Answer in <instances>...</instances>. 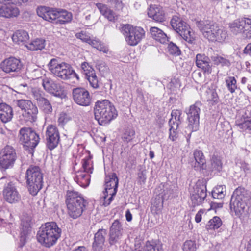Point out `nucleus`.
Instances as JSON below:
<instances>
[{"instance_id": "obj_62", "label": "nucleus", "mask_w": 251, "mask_h": 251, "mask_svg": "<svg viewBox=\"0 0 251 251\" xmlns=\"http://www.w3.org/2000/svg\"><path fill=\"white\" fill-rule=\"evenodd\" d=\"M208 99L210 101H212L214 103H217L219 100L218 95L216 92L214 90L210 91Z\"/></svg>"}, {"instance_id": "obj_38", "label": "nucleus", "mask_w": 251, "mask_h": 251, "mask_svg": "<svg viewBox=\"0 0 251 251\" xmlns=\"http://www.w3.org/2000/svg\"><path fill=\"white\" fill-rule=\"evenodd\" d=\"M163 200L160 197H155L151 202V212L155 214H159L163 208Z\"/></svg>"}, {"instance_id": "obj_60", "label": "nucleus", "mask_w": 251, "mask_h": 251, "mask_svg": "<svg viewBox=\"0 0 251 251\" xmlns=\"http://www.w3.org/2000/svg\"><path fill=\"white\" fill-rule=\"evenodd\" d=\"M239 164L241 171L243 172L245 176L250 173L251 169L248 163L243 161L241 162Z\"/></svg>"}, {"instance_id": "obj_58", "label": "nucleus", "mask_w": 251, "mask_h": 251, "mask_svg": "<svg viewBox=\"0 0 251 251\" xmlns=\"http://www.w3.org/2000/svg\"><path fill=\"white\" fill-rule=\"evenodd\" d=\"M28 0H0V4H26Z\"/></svg>"}, {"instance_id": "obj_36", "label": "nucleus", "mask_w": 251, "mask_h": 251, "mask_svg": "<svg viewBox=\"0 0 251 251\" xmlns=\"http://www.w3.org/2000/svg\"><path fill=\"white\" fill-rule=\"evenodd\" d=\"M38 113V108L37 106L35 105L30 108L28 110L24 111V112L23 113L22 115L25 121L26 122L33 123L36 121Z\"/></svg>"}, {"instance_id": "obj_42", "label": "nucleus", "mask_w": 251, "mask_h": 251, "mask_svg": "<svg viewBox=\"0 0 251 251\" xmlns=\"http://www.w3.org/2000/svg\"><path fill=\"white\" fill-rule=\"evenodd\" d=\"M170 126L169 129V138L173 141H175L178 138V133L177 129L178 126V124H175L174 120L170 119L169 121Z\"/></svg>"}, {"instance_id": "obj_64", "label": "nucleus", "mask_w": 251, "mask_h": 251, "mask_svg": "<svg viewBox=\"0 0 251 251\" xmlns=\"http://www.w3.org/2000/svg\"><path fill=\"white\" fill-rule=\"evenodd\" d=\"M113 4H114L115 8L117 10H122L123 7V5L121 0H114Z\"/></svg>"}, {"instance_id": "obj_23", "label": "nucleus", "mask_w": 251, "mask_h": 251, "mask_svg": "<svg viewBox=\"0 0 251 251\" xmlns=\"http://www.w3.org/2000/svg\"><path fill=\"white\" fill-rule=\"evenodd\" d=\"M54 75L64 80L69 79L72 76L76 77L77 80L79 79L78 75L75 73L72 67L65 62L62 63V65L59 67V68L55 72Z\"/></svg>"}, {"instance_id": "obj_61", "label": "nucleus", "mask_w": 251, "mask_h": 251, "mask_svg": "<svg viewBox=\"0 0 251 251\" xmlns=\"http://www.w3.org/2000/svg\"><path fill=\"white\" fill-rule=\"evenodd\" d=\"M75 36L77 38L88 43L90 39V37L82 31L80 33H77L75 34Z\"/></svg>"}, {"instance_id": "obj_57", "label": "nucleus", "mask_w": 251, "mask_h": 251, "mask_svg": "<svg viewBox=\"0 0 251 251\" xmlns=\"http://www.w3.org/2000/svg\"><path fill=\"white\" fill-rule=\"evenodd\" d=\"M196 249L197 247L195 241L188 240L185 241L183 244V251H196Z\"/></svg>"}, {"instance_id": "obj_16", "label": "nucleus", "mask_w": 251, "mask_h": 251, "mask_svg": "<svg viewBox=\"0 0 251 251\" xmlns=\"http://www.w3.org/2000/svg\"><path fill=\"white\" fill-rule=\"evenodd\" d=\"M196 25L204 37L211 41L215 31H217L218 25L214 22L210 20L196 21Z\"/></svg>"}, {"instance_id": "obj_30", "label": "nucleus", "mask_w": 251, "mask_h": 251, "mask_svg": "<svg viewBox=\"0 0 251 251\" xmlns=\"http://www.w3.org/2000/svg\"><path fill=\"white\" fill-rule=\"evenodd\" d=\"M209 58L205 55L198 54L196 57V64L198 67L201 68L204 72L210 73L211 68L209 65Z\"/></svg>"}, {"instance_id": "obj_22", "label": "nucleus", "mask_w": 251, "mask_h": 251, "mask_svg": "<svg viewBox=\"0 0 251 251\" xmlns=\"http://www.w3.org/2000/svg\"><path fill=\"white\" fill-rule=\"evenodd\" d=\"M32 218L30 216L24 215L21 219V232L20 246H23L26 242L27 235L30 233L31 231Z\"/></svg>"}, {"instance_id": "obj_6", "label": "nucleus", "mask_w": 251, "mask_h": 251, "mask_svg": "<svg viewBox=\"0 0 251 251\" xmlns=\"http://www.w3.org/2000/svg\"><path fill=\"white\" fill-rule=\"evenodd\" d=\"M248 196L245 188L239 187L234 191L230 202V209L235 215L240 217L247 208V201Z\"/></svg>"}, {"instance_id": "obj_26", "label": "nucleus", "mask_w": 251, "mask_h": 251, "mask_svg": "<svg viewBox=\"0 0 251 251\" xmlns=\"http://www.w3.org/2000/svg\"><path fill=\"white\" fill-rule=\"evenodd\" d=\"M106 234V230L103 228L99 229L95 233L92 246L94 251H100L102 249Z\"/></svg>"}, {"instance_id": "obj_12", "label": "nucleus", "mask_w": 251, "mask_h": 251, "mask_svg": "<svg viewBox=\"0 0 251 251\" xmlns=\"http://www.w3.org/2000/svg\"><path fill=\"white\" fill-rule=\"evenodd\" d=\"M4 186L3 194L5 200L10 203H14L18 202L21 198L20 195L18 192L15 185L12 182H8L6 177H2L0 179V186L3 185Z\"/></svg>"}, {"instance_id": "obj_14", "label": "nucleus", "mask_w": 251, "mask_h": 251, "mask_svg": "<svg viewBox=\"0 0 251 251\" xmlns=\"http://www.w3.org/2000/svg\"><path fill=\"white\" fill-rule=\"evenodd\" d=\"M0 67L4 72L17 76L21 73L23 64L20 59L10 57L2 61Z\"/></svg>"}, {"instance_id": "obj_28", "label": "nucleus", "mask_w": 251, "mask_h": 251, "mask_svg": "<svg viewBox=\"0 0 251 251\" xmlns=\"http://www.w3.org/2000/svg\"><path fill=\"white\" fill-rule=\"evenodd\" d=\"M193 155L195 160V162L194 165V169L199 171L206 170V159L202 151L196 150L193 152Z\"/></svg>"}, {"instance_id": "obj_40", "label": "nucleus", "mask_w": 251, "mask_h": 251, "mask_svg": "<svg viewBox=\"0 0 251 251\" xmlns=\"http://www.w3.org/2000/svg\"><path fill=\"white\" fill-rule=\"evenodd\" d=\"M211 60L216 65H221L222 67H229L230 61L225 55H216L211 56Z\"/></svg>"}, {"instance_id": "obj_25", "label": "nucleus", "mask_w": 251, "mask_h": 251, "mask_svg": "<svg viewBox=\"0 0 251 251\" xmlns=\"http://www.w3.org/2000/svg\"><path fill=\"white\" fill-rule=\"evenodd\" d=\"M118 178L115 173L106 176L105 178V191H113V195H116L118 187Z\"/></svg>"}, {"instance_id": "obj_1", "label": "nucleus", "mask_w": 251, "mask_h": 251, "mask_svg": "<svg viewBox=\"0 0 251 251\" xmlns=\"http://www.w3.org/2000/svg\"><path fill=\"white\" fill-rule=\"evenodd\" d=\"M61 232V229L58 227L56 223L47 222L40 227L37 234V239L43 246L50 248L60 237Z\"/></svg>"}, {"instance_id": "obj_54", "label": "nucleus", "mask_w": 251, "mask_h": 251, "mask_svg": "<svg viewBox=\"0 0 251 251\" xmlns=\"http://www.w3.org/2000/svg\"><path fill=\"white\" fill-rule=\"evenodd\" d=\"M87 79L90 83V86L93 88L97 89L99 87V81L95 72L93 73L92 75L86 76Z\"/></svg>"}, {"instance_id": "obj_9", "label": "nucleus", "mask_w": 251, "mask_h": 251, "mask_svg": "<svg viewBox=\"0 0 251 251\" xmlns=\"http://www.w3.org/2000/svg\"><path fill=\"white\" fill-rule=\"evenodd\" d=\"M172 28L185 41L190 44H192L195 40L194 32L191 31L189 25L177 16H174L171 20Z\"/></svg>"}, {"instance_id": "obj_34", "label": "nucleus", "mask_w": 251, "mask_h": 251, "mask_svg": "<svg viewBox=\"0 0 251 251\" xmlns=\"http://www.w3.org/2000/svg\"><path fill=\"white\" fill-rule=\"evenodd\" d=\"M245 116L246 120L243 122L236 121V125L240 129L251 130V110L247 109L245 112Z\"/></svg>"}, {"instance_id": "obj_15", "label": "nucleus", "mask_w": 251, "mask_h": 251, "mask_svg": "<svg viewBox=\"0 0 251 251\" xmlns=\"http://www.w3.org/2000/svg\"><path fill=\"white\" fill-rule=\"evenodd\" d=\"M201 104L200 102L190 106L189 111L187 113L188 121V128L192 131H197L199 126L200 107Z\"/></svg>"}, {"instance_id": "obj_31", "label": "nucleus", "mask_w": 251, "mask_h": 251, "mask_svg": "<svg viewBox=\"0 0 251 251\" xmlns=\"http://www.w3.org/2000/svg\"><path fill=\"white\" fill-rule=\"evenodd\" d=\"M96 6L100 13L109 21L114 22L118 19V15L113 11L109 9L106 5L98 3L96 4Z\"/></svg>"}, {"instance_id": "obj_2", "label": "nucleus", "mask_w": 251, "mask_h": 251, "mask_svg": "<svg viewBox=\"0 0 251 251\" xmlns=\"http://www.w3.org/2000/svg\"><path fill=\"white\" fill-rule=\"evenodd\" d=\"M94 112L95 118L100 125L108 124L118 115L114 105L107 100L97 101L95 104Z\"/></svg>"}, {"instance_id": "obj_3", "label": "nucleus", "mask_w": 251, "mask_h": 251, "mask_svg": "<svg viewBox=\"0 0 251 251\" xmlns=\"http://www.w3.org/2000/svg\"><path fill=\"white\" fill-rule=\"evenodd\" d=\"M65 202L68 214L73 219H76L82 215L87 203L81 194L70 190L67 191Z\"/></svg>"}, {"instance_id": "obj_43", "label": "nucleus", "mask_w": 251, "mask_h": 251, "mask_svg": "<svg viewBox=\"0 0 251 251\" xmlns=\"http://www.w3.org/2000/svg\"><path fill=\"white\" fill-rule=\"evenodd\" d=\"M222 221L221 219L215 216L213 219L210 220L206 226L207 230H215L219 228L222 225Z\"/></svg>"}, {"instance_id": "obj_8", "label": "nucleus", "mask_w": 251, "mask_h": 251, "mask_svg": "<svg viewBox=\"0 0 251 251\" xmlns=\"http://www.w3.org/2000/svg\"><path fill=\"white\" fill-rule=\"evenodd\" d=\"M121 30L126 43L132 46L137 45L145 35V31L142 27H134L129 24L123 25Z\"/></svg>"}, {"instance_id": "obj_55", "label": "nucleus", "mask_w": 251, "mask_h": 251, "mask_svg": "<svg viewBox=\"0 0 251 251\" xmlns=\"http://www.w3.org/2000/svg\"><path fill=\"white\" fill-rule=\"evenodd\" d=\"M168 50L170 54L178 56L181 53L180 50L175 44L170 42L168 46Z\"/></svg>"}, {"instance_id": "obj_13", "label": "nucleus", "mask_w": 251, "mask_h": 251, "mask_svg": "<svg viewBox=\"0 0 251 251\" xmlns=\"http://www.w3.org/2000/svg\"><path fill=\"white\" fill-rule=\"evenodd\" d=\"M230 31L235 35L243 33L246 38H251V19L244 18L235 20L229 25Z\"/></svg>"}, {"instance_id": "obj_37", "label": "nucleus", "mask_w": 251, "mask_h": 251, "mask_svg": "<svg viewBox=\"0 0 251 251\" xmlns=\"http://www.w3.org/2000/svg\"><path fill=\"white\" fill-rule=\"evenodd\" d=\"M25 46L30 50H41L45 48V40L42 38H37L29 44L25 45Z\"/></svg>"}, {"instance_id": "obj_18", "label": "nucleus", "mask_w": 251, "mask_h": 251, "mask_svg": "<svg viewBox=\"0 0 251 251\" xmlns=\"http://www.w3.org/2000/svg\"><path fill=\"white\" fill-rule=\"evenodd\" d=\"M42 86L46 92L54 96L60 98L65 96L63 87L50 78L45 77L43 78L42 79Z\"/></svg>"}, {"instance_id": "obj_32", "label": "nucleus", "mask_w": 251, "mask_h": 251, "mask_svg": "<svg viewBox=\"0 0 251 251\" xmlns=\"http://www.w3.org/2000/svg\"><path fill=\"white\" fill-rule=\"evenodd\" d=\"M151 37L156 41L162 44L166 43L168 41L167 35L161 29L156 27H151L150 29Z\"/></svg>"}, {"instance_id": "obj_50", "label": "nucleus", "mask_w": 251, "mask_h": 251, "mask_svg": "<svg viewBox=\"0 0 251 251\" xmlns=\"http://www.w3.org/2000/svg\"><path fill=\"white\" fill-rule=\"evenodd\" d=\"M182 111L179 110L175 109L173 110L171 112L172 118L174 120L175 124H178V126L182 122V118L181 117Z\"/></svg>"}, {"instance_id": "obj_35", "label": "nucleus", "mask_w": 251, "mask_h": 251, "mask_svg": "<svg viewBox=\"0 0 251 251\" xmlns=\"http://www.w3.org/2000/svg\"><path fill=\"white\" fill-rule=\"evenodd\" d=\"M29 39V36L27 32L24 30H18L16 31L13 35L12 40L13 42L20 44V43L25 44Z\"/></svg>"}, {"instance_id": "obj_44", "label": "nucleus", "mask_w": 251, "mask_h": 251, "mask_svg": "<svg viewBox=\"0 0 251 251\" xmlns=\"http://www.w3.org/2000/svg\"><path fill=\"white\" fill-rule=\"evenodd\" d=\"M144 251H163L162 245L160 243H157L154 241H148L146 243L144 247Z\"/></svg>"}, {"instance_id": "obj_52", "label": "nucleus", "mask_w": 251, "mask_h": 251, "mask_svg": "<svg viewBox=\"0 0 251 251\" xmlns=\"http://www.w3.org/2000/svg\"><path fill=\"white\" fill-rule=\"evenodd\" d=\"M81 68L83 73L87 76L89 75H92L95 71L92 67L86 62H84L81 64Z\"/></svg>"}, {"instance_id": "obj_29", "label": "nucleus", "mask_w": 251, "mask_h": 251, "mask_svg": "<svg viewBox=\"0 0 251 251\" xmlns=\"http://www.w3.org/2000/svg\"><path fill=\"white\" fill-rule=\"evenodd\" d=\"M13 116V111L12 107L4 102L0 103V119L1 121L6 123L10 121Z\"/></svg>"}, {"instance_id": "obj_45", "label": "nucleus", "mask_w": 251, "mask_h": 251, "mask_svg": "<svg viewBox=\"0 0 251 251\" xmlns=\"http://www.w3.org/2000/svg\"><path fill=\"white\" fill-rule=\"evenodd\" d=\"M16 105L22 110L25 111L35 105L33 104L30 100L21 99L16 101Z\"/></svg>"}, {"instance_id": "obj_27", "label": "nucleus", "mask_w": 251, "mask_h": 251, "mask_svg": "<svg viewBox=\"0 0 251 251\" xmlns=\"http://www.w3.org/2000/svg\"><path fill=\"white\" fill-rule=\"evenodd\" d=\"M148 15L157 22L165 21V13L162 8L156 5H151L148 8Z\"/></svg>"}, {"instance_id": "obj_19", "label": "nucleus", "mask_w": 251, "mask_h": 251, "mask_svg": "<svg viewBox=\"0 0 251 251\" xmlns=\"http://www.w3.org/2000/svg\"><path fill=\"white\" fill-rule=\"evenodd\" d=\"M60 140L59 132L58 128L53 125L48 126L46 131V145L50 150L55 148Z\"/></svg>"}, {"instance_id": "obj_59", "label": "nucleus", "mask_w": 251, "mask_h": 251, "mask_svg": "<svg viewBox=\"0 0 251 251\" xmlns=\"http://www.w3.org/2000/svg\"><path fill=\"white\" fill-rule=\"evenodd\" d=\"M96 67L97 69L100 71V72L103 73L107 72L108 70V68L105 62L102 60L97 61Z\"/></svg>"}, {"instance_id": "obj_48", "label": "nucleus", "mask_w": 251, "mask_h": 251, "mask_svg": "<svg viewBox=\"0 0 251 251\" xmlns=\"http://www.w3.org/2000/svg\"><path fill=\"white\" fill-rule=\"evenodd\" d=\"M228 90L231 93L235 92L237 88V81L233 76H229L225 80Z\"/></svg>"}, {"instance_id": "obj_63", "label": "nucleus", "mask_w": 251, "mask_h": 251, "mask_svg": "<svg viewBox=\"0 0 251 251\" xmlns=\"http://www.w3.org/2000/svg\"><path fill=\"white\" fill-rule=\"evenodd\" d=\"M103 192L105 193V194H107V197L108 196V195H110V196L109 198H108V201L103 202L102 204L103 205H104V206H107L110 204V203L111 202L113 199V197L116 195H113V191H104Z\"/></svg>"}, {"instance_id": "obj_10", "label": "nucleus", "mask_w": 251, "mask_h": 251, "mask_svg": "<svg viewBox=\"0 0 251 251\" xmlns=\"http://www.w3.org/2000/svg\"><path fill=\"white\" fill-rule=\"evenodd\" d=\"M17 158L15 150L12 146L7 145L0 152V167L1 170L12 168Z\"/></svg>"}, {"instance_id": "obj_56", "label": "nucleus", "mask_w": 251, "mask_h": 251, "mask_svg": "<svg viewBox=\"0 0 251 251\" xmlns=\"http://www.w3.org/2000/svg\"><path fill=\"white\" fill-rule=\"evenodd\" d=\"M71 120V117L66 113L62 112L59 115L58 119V123L59 126H63L69 121Z\"/></svg>"}, {"instance_id": "obj_49", "label": "nucleus", "mask_w": 251, "mask_h": 251, "mask_svg": "<svg viewBox=\"0 0 251 251\" xmlns=\"http://www.w3.org/2000/svg\"><path fill=\"white\" fill-rule=\"evenodd\" d=\"M82 168L84 170L83 172L92 174L93 172V166L90 157L85 158L82 160Z\"/></svg>"}, {"instance_id": "obj_20", "label": "nucleus", "mask_w": 251, "mask_h": 251, "mask_svg": "<svg viewBox=\"0 0 251 251\" xmlns=\"http://www.w3.org/2000/svg\"><path fill=\"white\" fill-rule=\"evenodd\" d=\"M123 230L122 223L118 220H115L109 228L108 243L110 246L120 243Z\"/></svg>"}, {"instance_id": "obj_51", "label": "nucleus", "mask_w": 251, "mask_h": 251, "mask_svg": "<svg viewBox=\"0 0 251 251\" xmlns=\"http://www.w3.org/2000/svg\"><path fill=\"white\" fill-rule=\"evenodd\" d=\"M135 131L132 128H127L122 135L124 141L129 142L132 140L135 135Z\"/></svg>"}, {"instance_id": "obj_53", "label": "nucleus", "mask_w": 251, "mask_h": 251, "mask_svg": "<svg viewBox=\"0 0 251 251\" xmlns=\"http://www.w3.org/2000/svg\"><path fill=\"white\" fill-rule=\"evenodd\" d=\"M62 63H59L57 59L53 58L51 59L49 63L48 64V67L49 70L51 71L52 74H54L55 72L61 67Z\"/></svg>"}, {"instance_id": "obj_41", "label": "nucleus", "mask_w": 251, "mask_h": 251, "mask_svg": "<svg viewBox=\"0 0 251 251\" xmlns=\"http://www.w3.org/2000/svg\"><path fill=\"white\" fill-rule=\"evenodd\" d=\"M210 170L211 171L220 172L222 169V163L220 157L213 154L210 159Z\"/></svg>"}, {"instance_id": "obj_24", "label": "nucleus", "mask_w": 251, "mask_h": 251, "mask_svg": "<svg viewBox=\"0 0 251 251\" xmlns=\"http://www.w3.org/2000/svg\"><path fill=\"white\" fill-rule=\"evenodd\" d=\"M19 14L20 10L17 4H4L0 6V17L12 18L18 17Z\"/></svg>"}, {"instance_id": "obj_47", "label": "nucleus", "mask_w": 251, "mask_h": 251, "mask_svg": "<svg viewBox=\"0 0 251 251\" xmlns=\"http://www.w3.org/2000/svg\"><path fill=\"white\" fill-rule=\"evenodd\" d=\"M138 173H137V179L141 185L144 184L147 178L146 174L147 171L145 169V166L143 165H139L138 166Z\"/></svg>"}, {"instance_id": "obj_46", "label": "nucleus", "mask_w": 251, "mask_h": 251, "mask_svg": "<svg viewBox=\"0 0 251 251\" xmlns=\"http://www.w3.org/2000/svg\"><path fill=\"white\" fill-rule=\"evenodd\" d=\"M225 187L222 185L215 187L212 191V196L215 200L222 199L225 194L224 193Z\"/></svg>"}, {"instance_id": "obj_11", "label": "nucleus", "mask_w": 251, "mask_h": 251, "mask_svg": "<svg viewBox=\"0 0 251 251\" xmlns=\"http://www.w3.org/2000/svg\"><path fill=\"white\" fill-rule=\"evenodd\" d=\"M207 196L206 186L202 180H199L190 190V197L193 206L201 204Z\"/></svg>"}, {"instance_id": "obj_33", "label": "nucleus", "mask_w": 251, "mask_h": 251, "mask_svg": "<svg viewBox=\"0 0 251 251\" xmlns=\"http://www.w3.org/2000/svg\"><path fill=\"white\" fill-rule=\"evenodd\" d=\"M75 180L80 186L85 188L90 184V175L81 171H78Z\"/></svg>"}, {"instance_id": "obj_4", "label": "nucleus", "mask_w": 251, "mask_h": 251, "mask_svg": "<svg viewBox=\"0 0 251 251\" xmlns=\"http://www.w3.org/2000/svg\"><path fill=\"white\" fill-rule=\"evenodd\" d=\"M36 12L45 20L56 24H64L72 19V13L63 9L40 6L37 8Z\"/></svg>"}, {"instance_id": "obj_7", "label": "nucleus", "mask_w": 251, "mask_h": 251, "mask_svg": "<svg viewBox=\"0 0 251 251\" xmlns=\"http://www.w3.org/2000/svg\"><path fill=\"white\" fill-rule=\"evenodd\" d=\"M19 137L20 142L24 148L33 154L34 149L40 141L39 135L32 128L24 127L20 129Z\"/></svg>"}, {"instance_id": "obj_5", "label": "nucleus", "mask_w": 251, "mask_h": 251, "mask_svg": "<svg viewBox=\"0 0 251 251\" xmlns=\"http://www.w3.org/2000/svg\"><path fill=\"white\" fill-rule=\"evenodd\" d=\"M25 177L29 193L36 196L43 186V174L41 168L38 166L30 165L26 170Z\"/></svg>"}, {"instance_id": "obj_17", "label": "nucleus", "mask_w": 251, "mask_h": 251, "mask_svg": "<svg viewBox=\"0 0 251 251\" xmlns=\"http://www.w3.org/2000/svg\"><path fill=\"white\" fill-rule=\"evenodd\" d=\"M74 101L78 105L87 106L90 105L92 98L89 92L84 88L77 87L72 90Z\"/></svg>"}, {"instance_id": "obj_21", "label": "nucleus", "mask_w": 251, "mask_h": 251, "mask_svg": "<svg viewBox=\"0 0 251 251\" xmlns=\"http://www.w3.org/2000/svg\"><path fill=\"white\" fill-rule=\"evenodd\" d=\"M34 99L36 101L38 106L46 113H50L52 111V107L49 100L45 98V93L39 90L32 91Z\"/></svg>"}, {"instance_id": "obj_39", "label": "nucleus", "mask_w": 251, "mask_h": 251, "mask_svg": "<svg viewBox=\"0 0 251 251\" xmlns=\"http://www.w3.org/2000/svg\"><path fill=\"white\" fill-rule=\"evenodd\" d=\"M217 31H215L213 35L212 36V38L211 41H218L222 42L225 41L228 38V34L227 32L223 29H221L218 26Z\"/></svg>"}]
</instances>
